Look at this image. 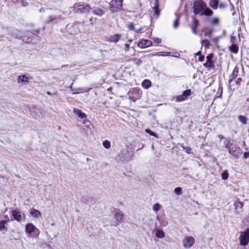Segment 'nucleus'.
<instances>
[{
    "mask_svg": "<svg viewBox=\"0 0 249 249\" xmlns=\"http://www.w3.org/2000/svg\"><path fill=\"white\" fill-rule=\"evenodd\" d=\"M89 89H86V90H85V91H89Z\"/></svg>",
    "mask_w": 249,
    "mask_h": 249,
    "instance_id": "nucleus-57",
    "label": "nucleus"
},
{
    "mask_svg": "<svg viewBox=\"0 0 249 249\" xmlns=\"http://www.w3.org/2000/svg\"><path fill=\"white\" fill-rule=\"evenodd\" d=\"M73 111L75 114L77 115L81 119L86 118L87 117L86 115L80 109L74 108Z\"/></svg>",
    "mask_w": 249,
    "mask_h": 249,
    "instance_id": "nucleus-19",
    "label": "nucleus"
},
{
    "mask_svg": "<svg viewBox=\"0 0 249 249\" xmlns=\"http://www.w3.org/2000/svg\"><path fill=\"white\" fill-rule=\"evenodd\" d=\"M25 231L27 233L32 234V233H36L39 234V231L32 223H28L25 226Z\"/></svg>",
    "mask_w": 249,
    "mask_h": 249,
    "instance_id": "nucleus-7",
    "label": "nucleus"
},
{
    "mask_svg": "<svg viewBox=\"0 0 249 249\" xmlns=\"http://www.w3.org/2000/svg\"><path fill=\"white\" fill-rule=\"evenodd\" d=\"M103 145L105 148L108 149L110 147V142L106 140L103 142Z\"/></svg>",
    "mask_w": 249,
    "mask_h": 249,
    "instance_id": "nucleus-33",
    "label": "nucleus"
},
{
    "mask_svg": "<svg viewBox=\"0 0 249 249\" xmlns=\"http://www.w3.org/2000/svg\"><path fill=\"white\" fill-rule=\"evenodd\" d=\"M178 20H179V17H177L173 24V27L174 28H178Z\"/></svg>",
    "mask_w": 249,
    "mask_h": 249,
    "instance_id": "nucleus-41",
    "label": "nucleus"
},
{
    "mask_svg": "<svg viewBox=\"0 0 249 249\" xmlns=\"http://www.w3.org/2000/svg\"><path fill=\"white\" fill-rule=\"evenodd\" d=\"M29 213L34 217H38L41 215V213L38 210L33 208L30 209Z\"/></svg>",
    "mask_w": 249,
    "mask_h": 249,
    "instance_id": "nucleus-17",
    "label": "nucleus"
},
{
    "mask_svg": "<svg viewBox=\"0 0 249 249\" xmlns=\"http://www.w3.org/2000/svg\"><path fill=\"white\" fill-rule=\"evenodd\" d=\"M219 20L218 18H214L211 20V24L213 25H217L219 24Z\"/></svg>",
    "mask_w": 249,
    "mask_h": 249,
    "instance_id": "nucleus-34",
    "label": "nucleus"
},
{
    "mask_svg": "<svg viewBox=\"0 0 249 249\" xmlns=\"http://www.w3.org/2000/svg\"><path fill=\"white\" fill-rule=\"evenodd\" d=\"M248 157H249V152H245L244 154V158L245 159H247Z\"/></svg>",
    "mask_w": 249,
    "mask_h": 249,
    "instance_id": "nucleus-51",
    "label": "nucleus"
},
{
    "mask_svg": "<svg viewBox=\"0 0 249 249\" xmlns=\"http://www.w3.org/2000/svg\"><path fill=\"white\" fill-rule=\"evenodd\" d=\"M201 42H202V45L206 49H208L209 48L210 43V42L208 40L204 39V40H203Z\"/></svg>",
    "mask_w": 249,
    "mask_h": 249,
    "instance_id": "nucleus-28",
    "label": "nucleus"
},
{
    "mask_svg": "<svg viewBox=\"0 0 249 249\" xmlns=\"http://www.w3.org/2000/svg\"><path fill=\"white\" fill-rule=\"evenodd\" d=\"M152 149H153V148H154V146H153V145H152Z\"/></svg>",
    "mask_w": 249,
    "mask_h": 249,
    "instance_id": "nucleus-59",
    "label": "nucleus"
},
{
    "mask_svg": "<svg viewBox=\"0 0 249 249\" xmlns=\"http://www.w3.org/2000/svg\"><path fill=\"white\" fill-rule=\"evenodd\" d=\"M161 52H158L156 53V54H154V55L158 56H165L168 55L171 53L170 52H167L166 54H160Z\"/></svg>",
    "mask_w": 249,
    "mask_h": 249,
    "instance_id": "nucleus-42",
    "label": "nucleus"
},
{
    "mask_svg": "<svg viewBox=\"0 0 249 249\" xmlns=\"http://www.w3.org/2000/svg\"><path fill=\"white\" fill-rule=\"evenodd\" d=\"M238 68L237 67H235L233 69L231 74L230 76L231 79L230 80V81H231V80L235 79L237 77L238 74Z\"/></svg>",
    "mask_w": 249,
    "mask_h": 249,
    "instance_id": "nucleus-20",
    "label": "nucleus"
},
{
    "mask_svg": "<svg viewBox=\"0 0 249 249\" xmlns=\"http://www.w3.org/2000/svg\"><path fill=\"white\" fill-rule=\"evenodd\" d=\"M161 206L160 204L157 203L155 204L153 206V210L155 212L159 211L160 209Z\"/></svg>",
    "mask_w": 249,
    "mask_h": 249,
    "instance_id": "nucleus-32",
    "label": "nucleus"
},
{
    "mask_svg": "<svg viewBox=\"0 0 249 249\" xmlns=\"http://www.w3.org/2000/svg\"><path fill=\"white\" fill-rule=\"evenodd\" d=\"M13 35L17 38H20L22 37V36L20 35V33L17 30L15 31L14 33H13Z\"/></svg>",
    "mask_w": 249,
    "mask_h": 249,
    "instance_id": "nucleus-35",
    "label": "nucleus"
},
{
    "mask_svg": "<svg viewBox=\"0 0 249 249\" xmlns=\"http://www.w3.org/2000/svg\"><path fill=\"white\" fill-rule=\"evenodd\" d=\"M195 239L191 236L185 237L182 241L183 246L185 248H190L195 243Z\"/></svg>",
    "mask_w": 249,
    "mask_h": 249,
    "instance_id": "nucleus-6",
    "label": "nucleus"
},
{
    "mask_svg": "<svg viewBox=\"0 0 249 249\" xmlns=\"http://www.w3.org/2000/svg\"><path fill=\"white\" fill-rule=\"evenodd\" d=\"M151 4L154 11L155 15L158 17L160 14L159 0H151Z\"/></svg>",
    "mask_w": 249,
    "mask_h": 249,
    "instance_id": "nucleus-11",
    "label": "nucleus"
},
{
    "mask_svg": "<svg viewBox=\"0 0 249 249\" xmlns=\"http://www.w3.org/2000/svg\"><path fill=\"white\" fill-rule=\"evenodd\" d=\"M127 28L129 30H135L134 25L133 24V23H130V24H129L128 25Z\"/></svg>",
    "mask_w": 249,
    "mask_h": 249,
    "instance_id": "nucleus-43",
    "label": "nucleus"
},
{
    "mask_svg": "<svg viewBox=\"0 0 249 249\" xmlns=\"http://www.w3.org/2000/svg\"><path fill=\"white\" fill-rule=\"evenodd\" d=\"M125 48H124V51H125V52H127L129 48V44H127V43L125 44Z\"/></svg>",
    "mask_w": 249,
    "mask_h": 249,
    "instance_id": "nucleus-49",
    "label": "nucleus"
},
{
    "mask_svg": "<svg viewBox=\"0 0 249 249\" xmlns=\"http://www.w3.org/2000/svg\"><path fill=\"white\" fill-rule=\"evenodd\" d=\"M218 2L219 1L218 0H211L210 1V4L211 7L213 9H216L217 8Z\"/></svg>",
    "mask_w": 249,
    "mask_h": 249,
    "instance_id": "nucleus-24",
    "label": "nucleus"
},
{
    "mask_svg": "<svg viewBox=\"0 0 249 249\" xmlns=\"http://www.w3.org/2000/svg\"><path fill=\"white\" fill-rule=\"evenodd\" d=\"M155 234L157 237L159 238H163L165 236V233L161 230L158 229L155 231Z\"/></svg>",
    "mask_w": 249,
    "mask_h": 249,
    "instance_id": "nucleus-22",
    "label": "nucleus"
},
{
    "mask_svg": "<svg viewBox=\"0 0 249 249\" xmlns=\"http://www.w3.org/2000/svg\"><path fill=\"white\" fill-rule=\"evenodd\" d=\"M229 177V173L227 170L224 171L221 174V178L223 180H226Z\"/></svg>",
    "mask_w": 249,
    "mask_h": 249,
    "instance_id": "nucleus-30",
    "label": "nucleus"
},
{
    "mask_svg": "<svg viewBox=\"0 0 249 249\" xmlns=\"http://www.w3.org/2000/svg\"><path fill=\"white\" fill-rule=\"evenodd\" d=\"M218 137L220 139V141L224 138V136L220 134L218 135Z\"/></svg>",
    "mask_w": 249,
    "mask_h": 249,
    "instance_id": "nucleus-52",
    "label": "nucleus"
},
{
    "mask_svg": "<svg viewBox=\"0 0 249 249\" xmlns=\"http://www.w3.org/2000/svg\"><path fill=\"white\" fill-rule=\"evenodd\" d=\"M203 11L204 12L201 14V15L210 16H212L213 14V12L209 8H207V7Z\"/></svg>",
    "mask_w": 249,
    "mask_h": 249,
    "instance_id": "nucleus-25",
    "label": "nucleus"
},
{
    "mask_svg": "<svg viewBox=\"0 0 249 249\" xmlns=\"http://www.w3.org/2000/svg\"><path fill=\"white\" fill-rule=\"evenodd\" d=\"M191 94V89H187L184 91L181 95L177 96L176 99L178 102H182L186 100Z\"/></svg>",
    "mask_w": 249,
    "mask_h": 249,
    "instance_id": "nucleus-9",
    "label": "nucleus"
},
{
    "mask_svg": "<svg viewBox=\"0 0 249 249\" xmlns=\"http://www.w3.org/2000/svg\"><path fill=\"white\" fill-rule=\"evenodd\" d=\"M22 40L23 41L27 43H29L32 42V39L30 37L26 38L25 36L23 37Z\"/></svg>",
    "mask_w": 249,
    "mask_h": 249,
    "instance_id": "nucleus-40",
    "label": "nucleus"
},
{
    "mask_svg": "<svg viewBox=\"0 0 249 249\" xmlns=\"http://www.w3.org/2000/svg\"><path fill=\"white\" fill-rule=\"evenodd\" d=\"M12 213L14 218L16 220L18 221V222L21 220V215L19 212L16 210H14L12 211Z\"/></svg>",
    "mask_w": 249,
    "mask_h": 249,
    "instance_id": "nucleus-18",
    "label": "nucleus"
},
{
    "mask_svg": "<svg viewBox=\"0 0 249 249\" xmlns=\"http://www.w3.org/2000/svg\"><path fill=\"white\" fill-rule=\"evenodd\" d=\"M240 245L245 246L249 242V229H247L245 231L241 232L239 237Z\"/></svg>",
    "mask_w": 249,
    "mask_h": 249,
    "instance_id": "nucleus-4",
    "label": "nucleus"
},
{
    "mask_svg": "<svg viewBox=\"0 0 249 249\" xmlns=\"http://www.w3.org/2000/svg\"><path fill=\"white\" fill-rule=\"evenodd\" d=\"M32 79V77L29 76L28 74L19 75L17 78V83L22 85H27L29 83L30 80Z\"/></svg>",
    "mask_w": 249,
    "mask_h": 249,
    "instance_id": "nucleus-5",
    "label": "nucleus"
},
{
    "mask_svg": "<svg viewBox=\"0 0 249 249\" xmlns=\"http://www.w3.org/2000/svg\"><path fill=\"white\" fill-rule=\"evenodd\" d=\"M213 54L211 53L209 54L207 57V62L205 64H204V66H206L207 64H209V65L212 64V59L213 58Z\"/></svg>",
    "mask_w": 249,
    "mask_h": 249,
    "instance_id": "nucleus-27",
    "label": "nucleus"
},
{
    "mask_svg": "<svg viewBox=\"0 0 249 249\" xmlns=\"http://www.w3.org/2000/svg\"><path fill=\"white\" fill-rule=\"evenodd\" d=\"M73 8L74 12L79 14L87 13L91 10V8L89 5L86 4H76L74 5Z\"/></svg>",
    "mask_w": 249,
    "mask_h": 249,
    "instance_id": "nucleus-3",
    "label": "nucleus"
},
{
    "mask_svg": "<svg viewBox=\"0 0 249 249\" xmlns=\"http://www.w3.org/2000/svg\"><path fill=\"white\" fill-rule=\"evenodd\" d=\"M152 45V42L150 40L142 39L138 44V46L141 48H145Z\"/></svg>",
    "mask_w": 249,
    "mask_h": 249,
    "instance_id": "nucleus-10",
    "label": "nucleus"
},
{
    "mask_svg": "<svg viewBox=\"0 0 249 249\" xmlns=\"http://www.w3.org/2000/svg\"><path fill=\"white\" fill-rule=\"evenodd\" d=\"M151 86V83L149 80H144L142 83V86L146 89H149Z\"/></svg>",
    "mask_w": 249,
    "mask_h": 249,
    "instance_id": "nucleus-23",
    "label": "nucleus"
},
{
    "mask_svg": "<svg viewBox=\"0 0 249 249\" xmlns=\"http://www.w3.org/2000/svg\"><path fill=\"white\" fill-rule=\"evenodd\" d=\"M229 50L232 53L236 54L238 52L239 48L237 45L231 44L229 47Z\"/></svg>",
    "mask_w": 249,
    "mask_h": 249,
    "instance_id": "nucleus-21",
    "label": "nucleus"
},
{
    "mask_svg": "<svg viewBox=\"0 0 249 249\" xmlns=\"http://www.w3.org/2000/svg\"><path fill=\"white\" fill-rule=\"evenodd\" d=\"M229 153L232 156L237 157L241 153L240 148L237 146L235 144L232 145V146L227 149Z\"/></svg>",
    "mask_w": 249,
    "mask_h": 249,
    "instance_id": "nucleus-8",
    "label": "nucleus"
},
{
    "mask_svg": "<svg viewBox=\"0 0 249 249\" xmlns=\"http://www.w3.org/2000/svg\"><path fill=\"white\" fill-rule=\"evenodd\" d=\"M123 0H112L109 3L110 10L116 13L122 9Z\"/></svg>",
    "mask_w": 249,
    "mask_h": 249,
    "instance_id": "nucleus-2",
    "label": "nucleus"
},
{
    "mask_svg": "<svg viewBox=\"0 0 249 249\" xmlns=\"http://www.w3.org/2000/svg\"><path fill=\"white\" fill-rule=\"evenodd\" d=\"M213 32V29H209L207 31H206L204 33L205 36H209V37L211 36V35Z\"/></svg>",
    "mask_w": 249,
    "mask_h": 249,
    "instance_id": "nucleus-38",
    "label": "nucleus"
},
{
    "mask_svg": "<svg viewBox=\"0 0 249 249\" xmlns=\"http://www.w3.org/2000/svg\"><path fill=\"white\" fill-rule=\"evenodd\" d=\"M241 80H242V79H241V78H238V79L236 80V83L237 84H239L240 83V82L241 81Z\"/></svg>",
    "mask_w": 249,
    "mask_h": 249,
    "instance_id": "nucleus-53",
    "label": "nucleus"
},
{
    "mask_svg": "<svg viewBox=\"0 0 249 249\" xmlns=\"http://www.w3.org/2000/svg\"><path fill=\"white\" fill-rule=\"evenodd\" d=\"M247 101H248V102H249V97L247 99Z\"/></svg>",
    "mask_w": 249,
    "mask_h": 249,
    "instance_id": "nucleus-56",
    "label": "nucleus"
},
{
    "mask_svg": "<svg viewBox=\"0 0 249 249\" xmlns=\"http://www.w3.org/2000/svg\"><path fill=\"white\" fill-rule=\"evenodd\" d=\"M7 223V220H2L0 221V231L5 229V224H6Z\"/></svg>",
    "mask_w": 249,
    "mask_h": 249,
    "instance_id": "nucleus-31",
    "label": "nucleus"
},
{
    "mask_svg": "<svg viewBox=\"0 0 249 249\" xmlns=\"http://www.w3.org/2000/svg\"><path fill=\"white\" fill-rule=\"evenodd\" d=\"M243 145H245V142H244Z\"/></svg>",
    "mask_w": 249,
    "mask_h": 249,
    "instance_id": "nucleus-58",
    "label": "nucleus"
},
{
    "mask_svg": "<svg viewBox=\"0 0 249 249\" xmlns=\"http://www.w3.org/2000/svg\"><path fill=\"white\" fill-rule=\"evenodd\" d=\"M238 119L239 121L243 124H247V118L246 117L242 115H239L238 116Z\"/></svg>",
    "mask_w": 249,
    "mask_h": 249,
    "instance_id": "nucleus-29",
    "label": "nucleus"
},
{
    "mask_svg": "<svg viewBox=\"0 0 249 249\" xmlns=\"http://www.w3.org/2000/svg\"><path fill=\"white\" fill-rule=\"evenodd\" d=\"M154 42L156 44H158L161 42V40L160 38H156L154 39Z\"/></svg>",
    "mask_w": 249,
    "mask_h": 249,
    "instance_id": "nucleus-47",
    "label": "nucleus"
},
{
    "mask_svg": "<svg viewBox=\"0 0 249 249\" xmlns=\"http://www.w3.org/2000/svg\"><path fill=\"white\" fill-rule=\"evenodd\" d=\"M181 188L180 187H177L175 189L174 192L177 195H180L181 194Z\"/></svg>",
    "mask_w": 249,
    "mask_h": 249,
    "instance_id": "nucleus-36",
    "label": "nucleus"
},
{
    "mask_svg": "<svg viewBox=\"0 0 249 249\" xmlns=\"http://www.w3.org/2000/svg\"><path fill=\"white\" fill-rule=\"evenodd\" d=\"M220 38V36H217V37H215L213 39V40L215 42V43L216 44H217L218 41H219V40Z\"/></svg>",
    "mask_w": 249,
    "mask_h": 249,
    "instance_id": "nucleus-48",
    "label": "nucleus"
},
{
    "mask_svg": "<svg viewBox=\"0 0 249 249\" xmlns=\"http://www.w3.org/2000/svg\"><path fill=\"white\" fill-rule=\"evenodd\" d=\"M47 94L49 95H51V92H50L49 91L47 92Z\"/></svg>",
    "mask_w": 249,
    "mask_h": 249,
    "instance_id": "nucleus-55",
    "label": "nucleus"
},
{
    "mask_svg": "<svg viewBox=\"0 0 249 249\" xmlns=\"http://www.w3.org/2000/svg\"><path fill=\"white\" fill-rule=\"evenodd\" d=\"M200 54H201V52L200 51H199L198 52H197L196 53V55H200Z\"/></svg>",
    "mask_w": 249,
    "mask_h": 249,
    "instance_id": "nucleus-54",
    "label": "nucleus"
},
{
    "mask_svg": "<svg viewBox=\"0 0 249 249\" xmlns=\"http://www.w3.org/2000/svg\"><path fill=\"white\" fill-rule=\"evenodd\" d=\"M49 19L48 22H51L54 21V23L57 22L58 20L61 19V17H54L53 16H50L49 18Z\"/></svg>",
    "mask_w": 249,
    "mask_h": 249,
    "instance_id": "nucleus-26",
    "label": "nucleus"
},
{
    "mask_svg": "<svg viewBox=\"0 0 249 249\" xmlns=\"http://www.w3.org/2000/svg\"><path fill=\"white\" fill-rule=\"evenodd\" d=\"M232 140L230 138H225L224 141V146L227 149L230 148L232 145L234 144L232 142Z\"/></svg>",
    "mask_w": 249,
    "mask_h": 249,
    "instance_id": "nucleus-15",
    "label": "nucleus"
},
{
    "mask_svg": "<svg viewBox=\"0 0 249 249\" xmlns=\"http://www.w3.org/2000/svg\"><path fill=\"white\" fill-rule=\"evenodd\" d=\"M206 3L202 0H197L194 2L193 5V12L195 15H198L206 9Z\"/></svg>",
    "mask_w": 249,
    "mask_h": 249,
    "instance_id": "nucleus-1",
    "label": "nucleus"
},
{
    "mask_svg": "<svg viewBox=\"0 0 249 249\" xmlns=\"http://www.w3.org/2000/svg\"><path fill=\"white\" fill-rule=\"evenodd\" d=\"M145 131L147 133L149 134L150 135L154 136L155 137H157V135L153 131H151L150 129H145Z\"/></svg>",
    "mask_w": 249,
    "mask_h": 249,
    "instance_id": "nucleus-37",
    "label": "nucleus"
},
{
    "mask_svg": "<svg viewBox=\"0 0 249 249\" xmlns=\"http://www.w3.org/2000/svg\"><path fill=\"white\" fill-rule=\"evenodd\" d=\"M234 206L236 208H242L243 205L240 202L236 201L234 203Z\"/></svg>",
    "mask_w": 249,
    "mask_h": 249,
    "instance_id": "nucleus-39",
    "label": "nucleus"
},
{
    "mask_svg": "<svg viewBox=\"0 0 249 249\" xmlns=\"http://www.w3.org/2000/svg\"><path fill=\"white\" fill-rule=\"evenodd\" d=\"M236 37L234 36H231V44H235Z\"/></svg>",
    "mask_w": 249,
    "mask_h": 249,
    "instance_id": "nucleus-46",
    "label": "nucleus"
},
{
    "mask_svg": "<svg viewBox=\"0 0 249 249\" xmlns=\"http://www.w3.org/2000/svg\"><path fill=\"white\" fill-rule=\"evenodd\" d=\"M121 35L120 34H116L109 36L108 41L114 43H117L120 39Z\"/></svg>",
    "mask_w": 249,
    "mask_h": 249,
    "instance_id": "nucleus-16",
    "label": "nucleus"
},
{
    "mask_svg": "<svg viewBox=\"0 0 249 249\" xmlns=\"http://www.w3.org/2000/svg\"><path fill=\"white\" fill-rule=\"evenodd\" d=\"M123 217V214L120 211L119 212H117L115 215V218L116 220V224L115 226H117L119 225L122 221Z\"/></svg>",
    "mask_w": 249,
    "mask_h": 249,
    "instance_id": "nucleus-14",
    "label": "nucleus"
},
{
    "mask_svg": "<svg viewBox=\"0 0 249 249\" xmlns=\"http://www.w3.org/2000/svg\"><path fill=\"white\" fill-rule=\"evenodd\" d=\"M183 149L186 152L189 154L191 149L189 147L182 146Z\"/></svg>",
    "mask_w": 249,
    "mask_h": 249,
    "instance_id": "nucleus-45",
    "label": "nucleus"
},
{
    "mask_svg": "<svg viewBox=\"0 0 249 249\" xmlns=\"http://www.w3.org/2000/svg\"><path fill=\"white\" fill-rule=\"evenodd\" d=\"M193 22L191 26V28L192 30V32L194 34H197L196 29L198 25V21L196 19V18L195 17H193Z\"/></svg>",
    "mask_w": 249,
    "mask_h": 249,
    "instance_id": "nucleus-13",
    "label": "nucleus"
},
{
    "mask_svg": "<svg viewBox=\"0 0 249 249\" xmlns=\"http://www.w3.org/2000/svg\"><path fill=\"white\" fill-rule=\"evenodd\" d=\"M91 10H92V13L94 15L99 17H101L105 14V11L99 7H94L93 8H91Z\"/></svg>",
    "mask_w": 249,
    "mask_h": 249,
    "instance_id": "nucleus-12",
    "label": "nucleus"
},
{
    "mask_svg": "<svg viewBox=\"0 0 249 249\" xmlns=\"http://www.w3.org/2000/svg\"><path fill=\"white\" fill-rule=\"evenodd\" d=\"M145 28H147V27L145 26H143L139 29L135 30V32L137 33H142V30H144Z\"/></svg>",
    "mask_w": 249,
    "mask_h": 249,
    "instance_id": "nucleus-44",
    "label": "nucleus"
},
{
    "mask_svg": "<svg viewBox=\"0 0 249 249\" xmlns=\"http://www.w3.org/2000/svg\"><path fill=\"white\" fill-rule=\"evenodd\" d=\"M204 59V55H200L198 57V60L200 62H202Z\"/></svg>",
    "mask_w": 249,
    "mask_h": 249,
    "instance_id": "nucleus-50",
    "label": "nucleus"
}]
</instances>
